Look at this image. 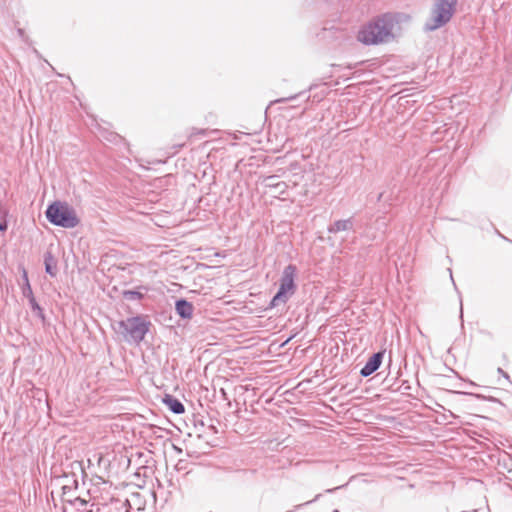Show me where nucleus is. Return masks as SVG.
Segmentation results:
<instances>
[{
    "label": "nucleus",
    "instance_id": "obj_3",
    "mask_svg": "<svg viewBox=\"0 0 512 512\" xmlns=\"http://www.w3.org/2000/svg\"><path fill=\"white\" fill-rule=\"evenodd\" d=\"M45 214L50 223L63 228H74L80 222L74 208L66 202H53L48 206Z\"/></svg>",
    "mask_w": 512,
    "mask_h": 512
},
{
    "label": "nucleus",
    "instance_id": "obj_4",
    "mask_svg": "<svg viewBox=\"0 0 512 512\" xmlns=\"http://www.w3.org/2000/svg\"><path fill=\"white\" fill-rule=\"evenodd\" d=\"M457 0H435L425 30L434 31L447 24L455 13Z\"/></svg>",
    "mask_w": 512,
    "mask_h": 512
},
{
    "label": "nucleus",
    "instance_id": "obj_1",
    "mask_svg": "<svg viewBox=\"0 0 512 512\" xmlns=\"http://www.w3.org/2000/svg\"><path fill=\"white\" fill-rule=\"evenodd\" d=\"M399 21L397 16L386 13L376 17L358 32L357 39L365 45H378L387 43L395 38V29Z\"/></svg>",
    "mask_w": 512,
    "mask_h": 512
},
{
    "label": "nucleus",
    "instance_id": "obj_11",
    "mask_svg": "<svg viewBox=\"0 0 512 512\" xmlns=\"http://www.w3.org/2000/svg\"><path fill=\"white\" fill-rule=\"evenodd\" d=\"M23 277L25 280V285L22 288V293H23L24 297H26L28 300H30L31 296H34V295H33L31 286L28 281L27 272L25 270L23 271Z\"/></svg>",
    "mask_w": 512,
    "mask_h": 512
},
{
    "label": "nucleus",
    "instance_id": "obj_17",
    "mask_svg": "<svg viewBox=\"0 0 512 512\" xmlns=\"http://www.w3.org/2000/svg\"><path fill=\"white\" fill-rule=\"evenodd\" d=\"M382 195H383L382 193H380V194H379V196H378V201H380V200H381Z\"/></svg>",
    "mask_w": 512,
    "mask_h": 512
},
{
    "label": "nucleus",
    "instance_id": "obj_13",
    "mask_svg": "<svg viewBox=\"0 0 512 512\" xmlns=\"http://www.w3.org/2000/svg\"><path fill=\"white\" fill-rule=\"evenodd\" d=\"M29 301V305L32 309V311L39 317L41 318H44V315H43V311H42V308L39 306V304L37 303L36 299L34 296H31V299L28 300Z\"/></svg>",
    "mask_w": 512,
    "mask_h": 512
},
{
    "label": "nucleus",
    "instance_id": "obj_2",
    "mask_svg": "<svg viewBox=\"0 0 512 512\" xmlns=\"http://www.w3.org/2000/svg\"><path fill=\"white\" fill-rule=\"evenodd\" d=\"M150 322L142 316L130 317L121 320L114 327L126 342L140 343L149 330Z\"/></svg>",
    "mask_w": 512,
    "mask_h": 512
},
{
    "label": "nucleus",
    "instance_id": "obj_9",
    "mask_svg": "<svg viewBox=\"0 0 512 512\" xmlns=\"http://www.w3.org/2000/svg\"><path fill=\"white\" fill-rule=\"evenodd\" d=\"M352 228H353V221L351 218L345 219V220H337L328 227V232L331 234H336L341 231L351 230Z\"/></svg>",
    "mask_w": 512,
    "mask_h": 512
},
{
    "label": "nucleus",
    "instance_id": "obj_15",
    "mask_svg": "<svg viewBox=\"0 0 512 512\" xmlns=\"http://www.w3.org/2000/svg\"><path fill=\"white\" fill-rule=\"evenodd\" d=\"M206 130L205 129H195L193 128L191 133H190V137H195V136H205L206 135Z\"/></svg>",
    "mask_w": 512,
    "mask_h": 512
},
{
    "label": "nucleus",
    "instance_id": "obj_14",
    "mask_svg": "<svg viewBox=\"0 0 512 512\" xmlns=\"http://www.w3.org/2000/svg\"><path fill=\"white\" fill-rule=\"evenodd\" d=\"M123 296L128 300H139L143 297V294L138 291L127 290L123 292Z\"/></svg>",
    "mask_w": 512,
    "mask_h": 512
},
{
    "label": "nucleus",
    "instance_id": "obj_12",
    "mask_svg": "<svg viewBox=\"0 0 512 512\" xmlns=\"http://www.w3.org/2000/svg\"><path fill=\"white\" fill-rule=\"evenodd\" d=\"M51 261H53V258L51 255H48L45 257V270H46V273H48L49 275L55 276L57 273V270H56L55 265L53 266L51 264Z\"/></svg>",
    "mask_w": 512,
    "mask_h": 512
},
{
    "label": "nucleus",
    "instance_id": "obj_7",
    "mask_svg": "<svg viewBox=\"0 0 512 512\" xmlns=\"http://www.w3.org/2000/svg\"><path fill=\"white\" fill-rule=\"evenodd\" d=\"M263 184L266 188H269L272 192L277 194H284L288 188L287 184L283 181H279L276 175L267 176L263 180Z\"/></svg>",
    "mask_w": 512,
    "mask_h": 512
},
{
    "label": "nucleus",
    "instance_id": "obj_16",
    "mask_svg": "<svg viewBox=\"0 0 512 512\" xmlns=\"http://www.w3.org/2000/svg\"><path fill=\"white\" fill-rule=\"evenodd\" d=\"M498 373L503 375L505 378H508V374L502 369V368H498Z\"/></svg>",
    "mask_w": 512,
    "mask_h": 512
},
{
    "label": "nucleus",
    "instance_id": "obj_5",
    "mask_svg": "<svg viewBox=\"0 0 512 512\" xmlns=\"http://www.w3.org/2000/svg\"><path fill=\"white\" fill-rule=\"evenodd\" d=\"M295 276L296 267L294 265L290 264L284 268L280 279V287L276 295L271 300V307H277L280 304H285L295 293Z\"/></svg>",
    "mask_w": 512,
    "mask_h": 512
},
{
    "label": "nucleus",
    "instance_id": "obj_6",
    "mask_svg": "<svg viewBox=\"0 0 512 512\" xmlns=\"http://www.w3.org/2000/svg\"><path fill=\"white\" fill-rule=\"evenodd\" d=\"M383 352L374 353L366 362L364 367L361 369L360 374L363 377L370 376L374 373L381 365L383 359Z\"/></svg>",
    "mask_w": 512,
    "mask_h": 512
},
{
    "label": "nucleus",
    "instance_id": "obj_10",
    "mask_svg": "<svg viewBox=\"0 0 512 512\" xmlns=\"http://www.w3.org/2000/svg\"><path fill=\"white\" fill-rule=\"evenodd\" d=\"M164 403L175 414H182L185 411L184 405L172 396L167 395L164 398Z\"/></svg>",
    "mask_w": 512,
    "mask_h": 512
},
{
    "label": "nucleus",
    "instance_id": "obj_8",
    "mask_svg": "<svg viewBox=\"0 0 512 512\" xmlns=\"http://www.w3.org/2000/svg\"><path fill=\"white\" fill-rule=\"evenodd\" d=\"M175 310L181 318L190 319L193 315L194 307L190 302L180 299L176 301Z\"/></svg>",
    "mask_w": 512,
    "mask_h": 512
}]
</instances>
